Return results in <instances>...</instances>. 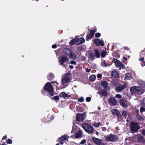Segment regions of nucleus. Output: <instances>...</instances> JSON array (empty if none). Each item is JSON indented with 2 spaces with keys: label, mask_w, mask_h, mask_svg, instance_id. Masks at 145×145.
Returning a JSON list of instances; mask_svg holds the SVG:
<instances>
[{
  "label": "nucleus",
  "mask_w": 145,
  "mask_h": 145,
  "mask_svg": "<svg viewBox=\"0 0 145 145\" xmlns=\"http://www.w3.org/2000/svg\"><path fill=\"white\" fill-rule=\"evenodd\" d=\"M101 35V34L99 33H97L95 34V37L96 38L99 37Z\"/></svg>",
  "instance_id": "43"
},
{
  "label": "nucleus",
  "mask_w": 145,
  "mask_h": 145,
  "mask_svg": "<svg viewBox=\"0 0 145 145\" xmlns=\"http://www.w3.org/2000/svg\"><path fill=\"white\" fill-rule=\"evenodd\" d=\"M106 49V48L105 49ZM106 54H107V52H106V50H105V51H103L102 52L100 53V54L101 55V57L102 58H103V57H105L106 55Z\"/></svg>",
  "instance_id": "33"
},
{
  "label": "nucleus",
  "mask_w": 145,
  "mask_h": 145,
  "mask_svg": "<svg viewBox=\"0 0 145 145\" xmlns=\"http://www.w3.org/2000/svg\"><path fill=\"white\" fill-rule=\"evenodd\" d=\"M51 83H52L54 85L57 86L59 85V83L56 81H53L51 82Z\"/></svg>",
  "instance_id": "45"
},
{
  "label": "nucleus",
  "mask_w": 145,
  "mask_h": 145,
  "mask_svg": "<svg viewBox=\"0 0 145 145\" xmlns=\"http://www.w3.org/2000/svg\"><path fill=\"white\" fill-rule=\"evenodd\" d=\"M139 125L138 123L136 122H133L130 125V129L131 131L134 132L137 131L140 129Z\"/></svg>",
  "instance_id": "4"
},
{
  "label": "nucleus",
  "mask_w": 145,
  "mask_h": 145,
  "mask_svg": "<svg viewBox=\"0 0 145 145\" xmlns=\"http://www.w3.org/2000/svg\"><path fill=\"white\" fill-rule=\"evenodd\" d=\"M132 75L130 73H127L125 74V77L124 80H129L131 79L132 78Z\"/></svg>",
  "instance_id": "27"
},
{
  "label": "nucleus",
  "mask_w": 145,
  "mask_h": 145,
  "mask_svg": "<svg viewBox=\"0 0 145 145\" xmlns=\"http://www.w3.org/2000/svg\"><path fill=\"white\" fill-rule=\"evenodd\" d=\"M112 61L115 64L117 67H119V66L120 65L121 63L119 60L115 58H113L112 59Z\"/></svg>",
  "instance_id": "21"
},
{
  "label": "nucleus",
  "mask_w": 145,
  "mask_h": 145,
  "mask_svg": "<svg viewBox=\"0 0 145 145\" xmlns=\"http://www.w3.org/2000/svg\"><path fill=\"white\" fill-rule=\"evenodd\" d=\"M140 113L142 114V112H144L145 111V108L144 107H141L140 108Z\"/></svg>",
  "instance_id": "41"
},
{
  "label": "nucleus",
  "mask_w": 145,
  "mask_h": 145,
  "mask_svg": "<svg viewBox=\"0 0 145 145\" xmlns=\"http://www.w3.org/2000/svg\"><path fill=\"white\" fill-rule=\"evenodd\" d=\"M93 42L94 44L97 46H101L103 47L105 45L103 41L100 40L99 38L95 39Z\"/></svg>",
  "instance_id": "9"
},
{
  "label": "nucleus",
  "mask_w": 145,
  "mask_h": 145,
  "mask_svg": "<svg viewBox=\"0 0 145 145\" xmlns=\"http://www.w3.org/2000/svg\"><path fill=\"white\" fill-rule=\"evenodd\" d=\"M86 112H84L81 114L78 113L76 116V120L79 122L83 121L86 117Z\"/></svg>",
  "instance_id": "7"
},
{
  "label": "nucleus",
  "mask_w": 145,
  "mask_h": 145,
  "mask_svg": "<svg viewBox=\"0 0 145 145\" xmlns=\"http://www.w3.org/2000/svg\"><path fill=\"white\" fill-rule=\"evenodd\" d=\"M136 113L137 114V115L139 114V110L138 109H136L135 111Z\"/></svg>",
  "instance_id": "54"
},
{
  "label": "nucleus",
  "mask_w": 145,
  "mask_h": 145,
  "mask_svg": "<svg viewBox=\"0 0 145 145\" xmlns=\"http://www.w3.org/2000/svg\"><path fill=\"white\" fill-rule=\"evenodd\" d=\"M144 57H142V58L139 59V60L140 61L142 62V63H141V64L142 67L145 66V61H144Z\"/></svg>",
  "instance_id": "32"
},
{
  "label": "nucleus",
  "mask_w": 145,
  "mask_h": 145,
  "mask_svg": "<svg viewBox=\"0 0 145 145\" xmlns=\"http://www.w3.org/2000/svg\"><path fill=\"white\" fill-rule=\"evenodd\" d=\"M52 47L53 48H56L57 47V46L56 44H54L52 45Z\"/></svg>",
  "instance_id": "56"
},
{
  "label": "nucleus",
  "mask_w": 145,
  "mask_h": 145,
  "mask_svg": "<svg viewBox=\"0 0 145 145\" xmlns=\"http://www.w3.org/2000/svg\"><path fill=\"white\" fill-rule=\"evenodd\" d=\"M138 141L139 142H144V137L143 136L139 135L138 136Z\"/></svg>",
  "instance_id": "25"
},
{
  "label": "nucleus",
  "mask_w": 145,
  "mask_h": 145,
  "mask_svg": "<svg viewBox=\"0 0 145 145\" xmlns=\"http://www.w3.org/2000/svg\"><path fill=\"white\" fill-rule=\"evenodd\" d=\"M96 29L95 30H90V34L91 36L92 37L94 35V34L95 32H96Z\"/></svg>",
  "instance_id": "35"
},
{
  "label": "nucleus",
  "mask_w": 145,
  "mask_h": 145,
  "mask_svg": "<svg viewBox=\"0 0 145 145\" xmlns=\"http://www.w3.org/2000/svg\"><path fill=\"white\" fill-rule=\"evenodd\" d=\"M76 45H79L82 44L85 41V40L83 37H80L79 38H76Z\"/></svg>",
  "instance_id": "15"
},
{
  "label": "nucleus",
  "mask_w": 145,
  "mask_h": 145,
  "mask_svg": "<svg viewBox=\"0 0 145 145\" xmlns=\"http://www.w3.org/2000/svg\"><path fill=\"white\" fill-rule=\"evenodd\" d=\"M121 106L123 108H126L128 106L127 101L125 98H122L118 100Z\"/></svg>",
  "instance_id": "12"
},
{
  "label": "nucleus",
  "mask_w": 145,
  "mask_h": 145,
  "mask_svg": "<svg viewBox=\"0 0 145 145\" xmlns=\"http://www.w3.org/2000/svg\"><path fill=\"white\" fill-rule=\"evenodd\" d=\"M111 112L113 115L116 116L117 119L118 120L122 119V116L118 110L113 109L112 110Z\"/></svg>",
  "instance_id": "8"
},
{
  "label": "nucleus",
  "mask_w": 145,
  "mask_h": 145,
  "mask_svg": "<svg viewBox=\"0 0 145 145\" xmlns=\"http://www.w3.org/2000/svg\"><path fill=\"white\" fill-rule=\"evenodd\" d=\"M43 89L49 93L51 96H52L54 95V91L53 86L50 82L46 83L43 88Z\"/></svg>",
  "instance_id": "1"
},
{
  "label": "nucleus",
  "mask_w": 145,
  "mask_h": 145,
  "mask_svg": "<svg viewBox=\"0 0 145 145\" xmlns=\"http://www.w3.org/2000/svg\"><path fill=\"white\" fill-rule=\"evenodd\" d=\"M97 76L98 78H101L102 77V75L101 74H97Z\"/></svg>",
  "instance_id": "53"
},
{
  "label": "nucleus",
  "mask_w": 145,
  "mask_h": 145,
  "mask_svg": "<svg viewBox=\"0 0 145 145\" xmlns=\"http://www.w3.org/2000/svg\"><path fill=\"white\" fill-rule=\"evenodd\" d=\"M78 50L80 51L84 49L83 47L82 46H81L78 47Z\"/></svg>",
  "instance_id": "48"
},
{
  "label": "nucleus",
  "mask_w": 145,
  "mask_h": 145,
  "mask_svg": "<svg viewBox=\"0 0 145 145\" xmlns=\"http://www.w3.org/2000/svg\"><path fill=\"white\" fill-rule=\"evenodd\" d=\"M99 95L101 97H106L108 95V92L105 89H102L101 90L100 92H99Z\"/></svg>",
  "instance_id": "17"
},
{
  "label": "nucleus",
  "mask_w": 145,
  "mask_h": 145,
  "mask_svg": "<svg viewBox=\"0 0 145 145\" xmlns=\"http://www.w3.org/2000/svg\"><path fill=\"white\" fill-rule=\"evenodd\" d=\"M137 118L140 120H143V118L140 116L139 115V114L137 115Z\"/></svg>",
  "instance_id": "40"
},
{
  "label": "nucleus",
  "mask_w": 145,
  "mask_h": 145,
  "mask_svg": "<svg viewBox=\"0 0 145 145\" xmlns=\"http://www.w3.org/2000/svg\"><path fill=\"white\" fill-rule=\"evenodd\" d=\"M108 102L110 105L112 106H115L117 105L118 102L113 97L110 96L109 97Z\"/></svg>",
  "instance_id": "11"
},
{
  "label": "nucleus",
  "mask_w": 145,
  "mask_h": 145,
  "mask_svg": "<svg viewBox=\"0 0 145 145\" xmlns=\"http://www.w3.org/2000/svg\"><path fill=\"white\" fill-rule=\"evenodd\" d=\"M142 133L144 135H145V130L143 129L142 131Z\"/></svg>",
  "instance_id": "57"
},
{
  "label": "nucleus",
  "mask_w": 145,
  "mask_h": 145,
  "mask_svg": "<svg viewBox=\"0 0 145 145\" xmlns=\"http://www.w3.org/2000/svg\"><path fill=\"white\" fill-rule=\"evenodd\" d=\"M92 140L95 144L97 145H100L102 142L101 139L94 137L92 138Z\"/></svg>",
  "instance_id": "14"
},
{
  "label": "nucleus",
  "mask_w": 145,
  "mask_h": 145,
  "mask_svg": "<svg viewBox=\"0 0 145 145\" xmlns=\"http://www.w3.org/2000/svg\"><path fill=\"white\" fill-rule=\"evenodd\" d=\"M123 59L124 60H127V57H123Z\"/></svg>",
  "instance_id": "64"
},
{
  "label": "nucleus",
  "mask_w": 145,
  "mask_h": 145,
  "mask_svg": "<svg viewBox=\"0 0 145 145\" xmlns=\"http://www.w3.org/2000/svg\"><path fill=\"white\" fill-rule=\"evenodd\" d=\"M55 77L54 74L52 73H49L47 75V78L48 80H53Z\"/></svg>",
  "instance_id": "23"
},
{
  "label": "nucleus",
  "mask_w": 145,
  "mask_h": 145,
  "mask_svg": "<svg viewBox=\"0 0 145 145\" xmlns=\"http://www.w3.org/2000/svg\"><path fill=\"white\" fill-rule=\"evenodd\" d=\"M69 67L70 69H73L74 66L72 65H70L69 66Z\"/></svg>",
  "instance_id": "61"
},
{
  "label": "nucleus",
  "mask_w": 145,
  "mask_h": 145,
  "mask_svg": "<svg viewBox=\"0 0 145 145\" xmlns=\"http://www.w3.org/2000/svg\"><path fill=\"white\" fill-rule=\"evenodd\" d=\"M82 133L81 130H79L75 134V137L76 138H78L81 137L82 135Z\"/></svg>",
  "instance_id": "24"
},
{
  "label": "nucleus",
  "mask_w": 145,
  "mask_h": 145,
  "mask_svg": "<svg viewBox=\"0 0 145 145\" xmlns=\"http://www.w3.org/2000/svg\"><path fill=\"white\" fill-rule=\"evenodd\" d=\"M122 114L123 116H124L125 118H126L127 116V111L124 110L122 111Z\"/></svg>",
  "instance_id": "36"
},
{
  "label": "nucleus",
  "mask_w": 145,
  "mask_h": 145,
  "mask_svg": "<svg viewBox=\"0 0 145 145\" xmlns=\"http://www.w3.org/2000/svg\"><path fill=\"white\" fill-rule=\"evenodd\" d=\"M76 38H74L71 40L69 42V44L70 46L74 45L75 44H76Z\"/></svg>",
  "instance_id": "29"
},
{
  "label": "nucleus",
  "mask_w": 145,
  "mask_h": 145,
  "mask_svg": "<svg viewBox=\"0 0 145 145\" xmlns=\"http://www.w3.org/2000/svg\"><path fill=\"white\" fill-rule=\"evenodd\" d=\"M59 143L61 144H63L64 142L63 141H59Z\"/></svg>",
  "instance_id": "63"
},
{
  "label": "nucleus",
  "mask_w": 145,
  "mask_h": 145,
  "mask_svg": "<svg viewBox=\"0 0 145 145\" xmlns=\"http://www.w3.org/2000/svg\"><path fill=\"white\" fill-rule=\"evenodd\" d=\"M141 90V88L138 86L132 87L130 89L131 91L136 94L140 95L142 94Z\"/></svg>",
  "instance_id": "5"
},
{
  "label": "nucleus",
  "mask_w": 145,
  "mask_h": 145,
  "mask_svg": "<svg viewBox=\"0 0 145 145\" xmlns=\"http://www.w3.org/2000/svg\"><path fill=\"white\" fill-rule=\"evenodd\" d=\"M119 67H120L122 69H124L125 68V67L124 64H123L121 62L120 64V65L119 66Z\"/></svg>",
  "instance_id": "44"
},
{
  "label": "nucleus",
  "mask_w": 145,
  "mask_h": 145,
  "mask_svg": "<svg viewBox=\"0 0 145 145\" xmlns=\"http://www.w3.org/2000/svg\"><path fill=\"white\" fill-rule=\"evenodd\" d=\"M96 78V76L95 75H91L89 77V79L92 81H94Z\"/></svg>",
  "instance_id": "34"
},
{
  "label": "nucleus",
  "mask_w": 145,
  "mask_h": 145,
  "mask_svg": "<svg viewBox=\"0 0 145 145\" xmlns=\"http://www.w3.org/2000/svg\"><path fill=\"white\" fill-rule=\"evenodd\" d=\"M82 127L84 130L89 134L91 133L93 131V127L88 123L84 124L82 125Z\"/></svg>",
  "instance_id": "3"
},
{
  "label": "nucleus",
  "mask_w": 145,
  "mask_h": 145,
  "mask_svg": "<svg viewBox=\"0 0 145 145\" xmlns=\"http://www.w3.org/2000/svg\"><path fill=\"white\" fill-rule=\"evenodd\" d=\"M101 86L104 88L105 89H108V84L107 81H103L101 82Z\"/></svg>",
  "instance_id": "20"
},
{
  "label": "nucleus",
  "mask_w": 145,
  "mask_h": 145,
  "mask_svg": "<svg viewBox=\"0 0 145 145\" xmlns=\"http://www.w3.org/2000/svg\"><path fill=\"white\" fill-rule=\"evenodd\" d=\"M101 65L103 67H107L108 66L110 65L109 63H106L105 60L102 61L101 63Z\"/></svg>",
  "instance_id": "31"
},
{
  "label": "nucleus",
  "mask_w": 145,
  "mask_h": 145,
  "mask_svg": "<svg viewBox=\"0 0 145 145\" xmlns=\"http://www.w3.org/2000/svg\"><path fill=\"white\" fill-rule=\"evenodd\" d=\"M7 143L9 144H11L12 143V141L10 139H8L7 141Z\"/></svg>",
  "instance_id": "51"
},
{
  "label": "nucleus",
  "mask_w": 145,
  "mask_h": 145,
  "mask_svg": "<svg viewBox=\"0 0 145 145\" xmlns=\"http://www.w3.org/2000/svg\"><path fill=\"white\" fill-rule=\"evenodd\" d=\"M69 59V58L66 56H64L61 58H59V62L60 63V65L65 67L66 64H65V63L68 61Z\"/></svg>",
  "instance_id": "6"
},
{
  "label": "nucleus",
  "mask_w": 145,
  "mask_h": 145,
  "mask_svg": "<svg viewBox=\"0 0 145 145\" xmlns=\"http://www.w3.org/2000/svg\"><path fill=\"white\" fill-rule=\"evenodd\" d=\"M95 55L94 56L97 58H99L100 57L99 52L97 50H94Z\"/></svg>",
  "instance_id": "28"
},
{
  "label": "nucleus",
  "mask_w": 145,
  "mask_h": 145,
  "mask_svg": "<svg viewBox=\"0 0 145 145\" xmlns=\"http://www.w3.org/2000/svg\"><path fill=\"white\" fill-rule=\"evenodd\" d=\"M53 99L56 101H58L59 99V96L56 95L53 97Z\"/></svg>",
  "instance_id": "39"
},
{
  "label": "nucleus",
  "mask_w": 145,
  "mask_h": 145,
  "mask_svg": "<svg viewBox=\"0 0 145 145\" xmlns=\"http://www.w3.org/2000/svg\"><path fill=\"white\" fill-rule=\"evenodd\" d=\"M70 81L69 78L67 75H65L63 78L61 79L62 85L67 83Z\"/></svg>",
  "instance_id": "13"
},
{
  "label": "nucleus",
  "mask_w": 145,
  "mask_h": 145,
  "mask_svg": "<svg viewBox=\"0 0 145 145\" xmlns=\"http://www.w3.org/2000/svg\"><path fill=\"white\" fill-rule=\"evenodd\" d=\"M68 56L70 59H73L75 60L76 59V55L74 53H72V52H71V53Z\"/></svg>",
  "instance_id": "30"
},
{
  "label": "nucleus",
  "mask_w": 145,
  "mask_h": 145,
  "mask_svg": "<svg viewBox=\"0 0 145 145\" xmlns=\"http://www.w3.org/2000/svg\"><path fill=\"white\" fill-rule=\"evenodd\" d=\"M86 142V140L85 139H83L82 141L80 142V144H83Z\"/></svg>",
  "instance_id": "49"
},
{
  "label": "nucleus",
  "mask_w": 145,
  "mask_h": 145,
  "mask_svg": "<svg viewBox=\"0 0 145 145\" xmlns=\"http://www.w3.org/2000/svg\"><path fill=\"white\" fill-rule=\"evenodd\" d=\"M91 100V98L90 97H87L86 98V101L87 102H89Z\"/></svg>",
  "instance_id": "47"
},
{
  "label": "nucleus",
  "mask_w": 145,
  "mask_h": 145,
  "mask_svg": "<svg viewBox=\"0 0 145 145\" xmlns=\"http://www.w3.org/2000/svg\"><path fill=\"white\" fill-rule=\"evenodd\" d=\"M72 52L71 50L67 48H65L64 49L63 52L64 54L68 56Z\"/></svg>",
  "instance_id": "19"
},
{
  "label": "nucleus",
  "mask_w": 145,
  "mask_h": 145,
  "mask_svg": "<svg viewBox=\"0 0 145 145\" xmlns=\"http://www.w3.org/2000/svg\"><path fill=\"white\" fill-rule=\"evenodd\" d=\"M101 124V123L99 122H98V123H96V122H95V123H93V126H95V127H98L99 126H100V125Z\"/></svg>",
  "instance_id": "38"
},
{
  "label": "nucleus",
  "mask_w": 145,
  "mask_h": 145,
  "mask_svg": "<svg viewBox=\"0 0 145 145\" xmlns=\"http://www.w3.org/2000/svg\"><path fill=\"white\" fill-rule=\"evenodd\" d=\"M1 142H3L2 144H0V145H4L5 144V142L3 141L2 140L1 141Z\"/></svg>",
  "instance_id": "62"
},
{
  "label": "nucleus",
  "mask_w": 145,
  "mask_h": 145,
  "mask_svg": "<svg viewBox=\"0 0 145 145\" xmlns=\"http://www.w3.org/2000/svg\"><path fill=\"white\" fill-rule=\"evenodd\" d=\"M115 97L118 99H121L122 97V96L119 94H117L116 95Z\"/></svg>",
  "instance_id": "46"
},
{
  "label": "nucleus",
  "mask_w": 145,
  "mask_h": 145,
  "mask_svg": "<svg viewBox=\"0 0 145 145\" xmlns=\"http://www.w3.org/2000/svg\"><path fill=\"white\" fill-rule=\"evenodd\" d=\"M128 85L126 83L123 84V85L121 84L118 86L115 87V90L117 91L120 92L124 89L125 88H127Z\"/></svg>",
  "instance_id": "10"
},
{
  "label": "nucleus",
  "mask_w": 145,
  "mask_h": 145,
  "mask_svg": "<svg viewBox=\"0 0 145 145\" xmlns=\"http://www.w3.org/2000/svg\"><path fill=\"white\" fill-rule=\"evenodd\" d=\"M93 37L91 36L90 35L88 34L86 37V40L87 41H88Z\"/></svg>",
  "instance_id": "37"
},
{
  "label": "nucleus",
  "mask_w": 145,
  "mask_h": 145,
  "mask_svg": "<svg viewBox=\"0 0 145 145\" xmlns=\"http://www.w3.org/2000/svg\"><path fill=\"white\" fill-rule=\"evenodd\" d=\"M69 138V137L67 135H63L61 137L59 138L58 140L59 141H63L68 139Z\"/></svg>",
  "instance_id": "22"
},
{
  "label": "nucleus",
  "mask_w": 145,
  "mask_h": 145,
  "mask_svg": "<svg viewBox=\"0 0 145 145\" xmlns=\"http://www.w3.org/2000/svg\"><path fill=\"white\" fill-rule=\"evenodd\" d=\"M88 58L90 59H93V60L94 59V56L93 55V53L92 52H90L89 51H88Z\"/></svg>",
  "instance_id": "26"
},
{
  "label": "nucleus",
  "mask_w": 145,
  "mask_h": 145,
  "mask_svg": "<svg viewBox=\"0 0 145 145\" xmlns=\"http://www.w3.org/2000/svg\"><path fill=\"white\" fill-rule=\"evenodd\" d=\"M7 137L6 135L4 136L2 138V140H4L7 138Z\"/></svg>",
  "instance_id": "60"
},
{
  "label": "nucleus",
  "mask_w": 145,
  "mask_h": 145,
  "mask_svg": "<svg viewBox=\"0 0 145 145\" xmlns=\"http://www.w3.org/2000/svg\"><path fill=\"white\" fill-rule=\"evenodd\" d=\"M86 72H89L91 71V69L87 68L86 69Z\"/></svg>",
  "instance_id": "58"
},
{
  "label": "nucleus",
  "mask_w": 145,
  "mask_h": 145,
  "mask_svg": "<svg viewBox=\"0 0 145 145\" xmlns=\"http://www.w3.org/2000/svg\"><path fill=\"white\" fill-rule=\"evenodd\" d=\"M111 75L113 78H119V75L116 70H114L112 72Z\"/></svg>",
  "instance_id": "16"
},
{
  "label": "nucleus",
  "mask_w": 145,
  "mask_h": 145,
  "mask_svg": "<svg viewBox=\"0 0 145 145\" xmlns=\"http://www.w3.org/2000/svg\"><path fill=\"white\" fill-rule=\"evenodd\" d=\"M59 96L61 97H63L64 98H68L71 97V95H67L66 93L62 92L59 94Z\"/></svg>",
  "instance_id": "18"
},
{
  "label": "nucleus",
  "mask_w": 145,
  "mask_h": 145,
  "mask_svg": "<svg viewBox=\"0 0 145 145\" xmlns=\"http://www.w3.org/2000/svg\"><path fill=\"white\" fill-rule=\"evenodd\" d=\"M143 104L142 105L143 106H145V97L143 99Z\"/></svg>",
  "instance_id": "55"
},
{
  "label": "nucleus",
  "mask_w": 145,
  "mask_h": 145,
  "mask_svg": "<svg viewBox=\"0 0 145 145\" xmlns=\"http://www.w3.org/2000/svg\"><path fill=\"white\" fill-rule=\"evenodd\" d=\"M102 129L103 131H106V127H103L102 128Z\"/></svg>",
  "instance_id": "59"
},
{
  "label": "nucleus",
  "mask_w": 145,
  "mask_h": 145,
  "mask_svg": "<svg viewBox=\"0 0 145 145\" xmlns=\"http://www.w3.org/2000/svg\"><path fill=\"white\" fill-rule=\"evenodd\" d=\"M86 57L84 56H82L81 57L82 61H85L86 59Z\"/></svg>",
  "instance_id": "52"
},
{
  "label": "nucleus",
  "mask_w": 145,
  "mask_h": 145,
  "mask_svg": "<svg viewBox=\"0 0 145 145\" xmlns=\"http://www.w3.org/2000/svg\"><path fill=\"white\" fill-rule=\"evenodd\" d=\"M78 101L80 102H82L84 101V99L82 97H81L78 99Z\"/></svg>",
  "instance_id": "42"
},
{
  "label": "nucleus",
  "mask_w": 145,
  "mask_h": 145,
  "mask_svg": "<svg viewBox=\"0 0 145 145\" xmlns=\"http://www.w3.org/2000/svg\"><path fill=\"white\" fill-rule=\"evenodd\" d=\"M105 140L106 141L116 142L119 140V137L116 135L110 133L106 136L105 138Z\"/></svg>",
  "instance_id": "2"
},
{
  "label": "nucleus",
  "mask_w": 145,
  "mask_h": 145,
  "mask_svg": "<svg viewBox=\"0 0 145 145\" xmlns=\"http://www.w3.org/2000/svg\"><path fill=\"white\" fill-rule=\"evenodd\" d=\"M70 61L71 63L72 64L74 65H76V61Z\"/></svg>",
  "instance_id": "50"
}]
</instances>
